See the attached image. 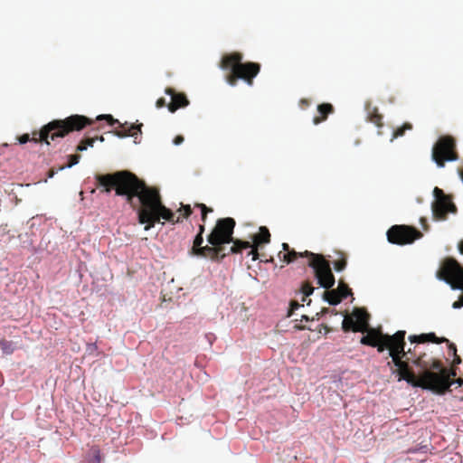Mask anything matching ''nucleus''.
<instances>
[{"label": "nucleus", "mask_w": 463, "mask_h": 463, "mask_svg": "<svg viewBox=\"0 0 463 463\" xmlns=\"http://www.w3.org/2000/svg\"><path fill=\"white\" fill-rule=\"evenodd\" d=\"M0 347L5 354H11L14 351V345L12 342L0 341Z\"/></svg>", "instance_id": "obj_19"}, {"label": "nucleus", "mask_w": 463, "mask_h": 463, "mask_svg": "<svg viewBox=\"0 0 463 463\" xmlns=\"http://www.w3.org/2000/svg\"><path fill=\"white\" fill-rule=\"evenodd\" d=\"M441 279L448 284L452 290H460L463 292V269L454 260H447L442 267ZM463 307V297L452 304L453 309Z\"/></svg>", "instance_id": "obj_4"}, {"label": "nucleus", "mask_w": 463, "mask_h": 463, "mask_svg": "<svg viewBox=\"0 0 463 463\" xmlns=\"http://www.w3.org/2000/svg\"><path fill=\"white\" fill-rule=\"evenodd\" d=\"M100 185L107 187L109 192V186L116 188V194L126 196L127 201L130 202L132 198L137 197L142 203V209L138 212L139 222L146 223V231L154 226L156 222L160 219L170 221L173 213L160 203L158 194L156 191L147 188L134 175L122 171L114 175H106L98 176Z\"/></svg>", "instance_id": "obj_1"}, {"label": "nucleus", "mask_w": 463, "mask_h": 463, "mask_svg": "<svg viewBox=\"0 0 463 463\" xmlns=\"http://www.w3.org/2000/svg\"><path fill=\"white\" fill-rule=\"evenodd\" d=\"M307 257L310 258L308 262L317 279V283L322 288H330L335 284V278L331 272L329 263L326 262L320 255L306 251L304 253Z\"/></svg>", "instance_id": "obj_5"}, {"label": "nucleus", "mask_w": 463, "mask_h": 463, "mask_svg": "<svg viewBox=\"0 0 463 463\" xmlns=\"http://www.w3.org/2000/svg\"><path fill=\"white\" fill-rule=\"evenodd\" d=\"M93 146V142L92 141H89L88 145H79L77 146V151H80V152H84L86 151L89 147H92Z\"/></svg>", "instance_id": "obj_30"}, {"label": "nucleus", "mask_w": 463, "mask_h": 463, "mask_svg": "<svg viewBox=\"0 0 463 463\" xmlns=\"http://www.w3.org/2000/svg\"><path fill=\"white\" fill-rule=\"evenodd\" d=\"M461 181H462V183H463V175H461Z\"/></svg>", "instance_id": "obj_47"}, {"label": "nucleus", "mask_w": 463, "mask_h": 463, "mask_svg": "<svg viewBox=\"0 0 463 463\" xmlns=\"http://www.w3.org/2000/svg\"><path fill=\"white\" fill-rule=\"evenodd\" d=\"M241 56L239 54H231L225 56L221 65L222 70L231 71L232 74L247 81L249 86L252 85L251 80L257 76L260 66L256 63H241Z\"/></svg>", "instance_id": "obj_3"}, {"label": "nucleus", "mask_w": 463, "mask_h": 463, "mask_svg": "<svg viewBox=\"0 0 463 463\" xmlns=\"http://www.w3.org/2000/svg\"><path fill=\"white\" fill-rule=\"evenodd\" d=\"M317 109H318V111H319V113H320V114H322V115H325V116H326V114H328V113H330V112H331V110H332V106H331L330 104H322V105H319V106L317 107Z\"/></svg>", "instance_id": "obj_24"}, {"label": "nucleus", "mask_w": 463, "mask_h": 463, "mask_svg": "<svg viewBox=\"0 0 463 463\" xmlns=\"http://www.w3.org/2000/svg\"><path fill=\"white\" fill-rule=\"evenodd\" d=\"M308 320H309V317L307 316H306V315L301 316L300 321H308Z\"/></svg>", "instance_id": "obj_43"}, {"label": "nucleus", "mask_w": 463, "mask_h": 463, "mask_svg": "<svg viewBox=\"0 0 463 463\" xmlns=\"http://www.w3.org/2000/svg\"><path fill=\"white\" fill-rule=\"evenodd\" d=\"M340 298H345L348 295H350V291L348 288L345 285H339L337 288V294Z\"/></svg>", "instance_id": "obj_23"}, {"label": "nucleus", "mask_w": 463, "mask_h": 463, "mask_svg": "<svg viewBox=\"0 0 463 463\" xmlns=\"http://www.w3.org/2000/svg\"><path fill=\"white\" fill-rule=\"evenodd\" d=\"M102 119H106L110 125H114L115 123L118 122L117 119H114L111 115L109 114H103L97 117V120Z\"/></svg>", "instance_id": "obj_25"}, {"label": "nucleus", "mask_w": 463, "mask_h": 463, "mask_svg": "<svg viewBox=\"0 0 463 463\" xmlns=\"http://www.w3.org/2000/svg\"><path fill=\"white\" fill-rule=\"evenodd\" d=\"M314 292V288L309 286V285H305L303 288H302V294L305 296V297H308L310 295H312Z\"/></svg>", "instance_id": "obj_28"}, {"label": "nucleus", "mask_w": 463, "mask_h": 463, "mask_svg": "<svg viewBox=\"0 0 463 463\" xmlns=\"http://www.w3.org/2000/svg\"><path fill=\"white\" fill-rule=\"evenodd\" d=\"M454 144L451 138L442 137L433 146L431 158L437 166L444 167V162H455L458 157L451 154Z\"/></svg>", "instance_id": "obj_9"}, {"label": "nucleus", "mask_w": 463, "mask_h": 463, "mask_svg": "<svg viewBox=\"0 0 463 463\" xmlns=\"http://www.w3.org/2000/svg\"><path fill=\"white\" fill-rule=\"evenodd\" d=\"M141 127H142V124L138 125V126H134V125H131L129 130H132V129H137L138 130V133L140 134L141 133Z\"/></svg>", "instance_id": "obj_40"}, {"label": "nucleus", "mask_w": 463, "mask_h": 463, "mask_svg": "<svg viewBox=\"0 0 463 463\" xmlns=\"http://www.w3.org/2000/svg\"><path fill=\"white\" fill-rule=\"evenodd\" d=\"M87 123V118L83 116H71L65 120H54L48 123L41 131L40 138L49 145L48 137L49 133L52 130H57L56 133L51 136V139L54 140L55 137H63L68 132L77 129H81Z\"/></svg>", "instance_id": "obj_2"}, {"label": "nucleus", "mask_w": 463, "mask_h": 463, "mask_svg": "<svg viewBox=\"0 0 463 463\" xmlns=\"http://www.w3.org/2000/svg\"><path fill=\"white\" fill-rule=\"evenodd\" d=\"M183 142H184V138H183L182 137H177L174 140V145H175V146H179V145H181Z\"/></svg>", "instance_id": "obj_38"}, {"label": "nucleus", "mask_w": 463, "mask_h": 463, "mask_svg": "<svg viewBox=\"0 0 463 463\" xmlns=\"http://www.w3.org/2000/svg\"><path fill=\"white\" fill-rule=\"evenodd\" d=\"M433 197L434 202L432 203V213L437 218L443 219L446 213H455V205L449 202L442 190L435 187L433 190Z\"/></svg>", "instance_id": "obj_11"}, {"label": "nucleus", "mask_w": 463, "mask_h": 463, "mask_svg": "<svg viewBox=\"0 0 463 463\" xmlns=\"http://www.w3.org/2000/svg\"><path fill=\"white\" fill-rule=\"evenodd\" d=\"M137 135H138V133H133V134H129V135H128V136L133 137L135 138V143H136V144H137V143H138V142L137 141Z\"/></svg>", "instance_id": "obj_42"}, {"label": "nucleus", "mask_w": 463, "mask_h": 463, "mask_svg": "<svg viewBox=\"0 0 463 463\" xmlns=\"http://www.w3.org/2000/svg\"><path fill=\"white\" fill-rule=\"evenodd\" d=\"M458 250L460 253H463V241L458 245Z\"/></svg>", "instance_id": "obj_45"}, {"label": "nucleus", "mask_w": 463, "mask_h": 463, "mask_svg": "<svg viewBox=\"0 0 463 463\" xmlns=\"http://www.w3.org/2000/svg\"><path fill=\"white\" fill-rule=\"evenodd\" d=\"M239 245H240V247L245 248V249L251 248V250L250 251L249 254L252 256V260H257L258 253H257L256 246H251L250 243L248 241L240 242Z\"/></svg>", "instance_id": "obj_20"}, {"label": "nucleus", "mask_w": 463, "mask_h": 463, "mask_svg": "<svg viewBox=\"0 0 463 463\" xmlns=\"http://www.w3.org/2000/svg\"><path fill=\"white\" fill-rule=\"evenodd\" d=\"M404 331H398L391 336L386 335L378 348L380 352H382L385 347L389 349V355L392 357L394 365L398 369H402L404 367V363L399 358L400 354H404Z\"/></svg>", "instance_id": "obj_6"}, {"label": "nucleus", "mask_w": 463, "mask_h": 463, "mask_svg": "<svg viewBox=\"0 0 463 463\" xmlns=\"http://www.w3.org/2000/svg\"><path fill=\"white\" fill-rule=\"evenodd\" d=\"M345 268V263L342 262H335V269L336 271H342Z\"/></svg>", "instance_id": "obj_34"}, {"label": "nucleus", "mask_w": 463, "mask_h": 463, "mask_svg": "<svg viewBox=\"0 0 463 463\" xmlns=\"http://www.w3.org/2000/svg\"><path fill=\"white\" fill-rule=\"evenodd\" d=\"M200 207H201V209H202V216H203V218H204V217H205L206 213H207L209 210L207 209V207H206L204 204H201V205H200Z\"/></svg>", "instance_id": "obj_39"}, {"label": "nucleus", "mask_w": 463, "mask_h": 463, "mask_svg": "<svg viewBox=\"0 0 463 463\" xmlns=\"http://www.w3.org/2000/svg\"><path fill=\"white\" fill-rule=\"evenodd\" d=\"M342 327L345 331L352 329L354 332L364 333L368 329L367 315L361 309L355 308L351 316L343 319Z\"/></svg>", "instance_id": "obj_12"}, {"label": "nucleus", "mask_w": 463, "mask_h": 463, "mask_svg": "<svg viewBox=\"0 0 463 463\" xmlns=\"http://www.w3.org/2000/svg\"><path fill=\"white\" fill-rule=\"evenodd\" d=\"M269 237H270V235H269L268 229L265 227H260V233L258 235H256L254 238V243L255 244H259V243H262V242L267 243L269 241Z\"/></svg>", "instance_id": "obj_17"}, {"label": "nucleus", "mask_w": 463, "mask_h": 463, "mask_svg": "<svg viewBox=\"0 0 463 463\" xmlns=\"http://www.w3.org/2000/svg\"><path fill=\"white\" fill-rule=\"evenodd\" d=\"M341 301V298L337 295H334L329 298H326V302L329 305L335 306Z\"/></svg>", "instance_id": "obj_26"}, {"label": "nucleus", "mask_w": 463, "mask_h": 463, "mask_svg": "<svg viewBox=\"0 0 463 463\" xmlns=\"http://www.w3.org/2000/svg\"><path fill=\"white\" fill-rule=\"evenodd\" d=\"M297 255H298V253H297L296 251H291V252H289V253H285V254H283L282 258H283V260H284V261H285L286 263H290V262L293 260L291 257H292V256H294V257H295V256H297Z\"/></svg>", "instance_id": "obj_29"}, {"label": "nucleus", "mask_w": 463, "mask_h": 463, "mask_svg": "<svg viewBox=\"0 0 463 463\" xmlns=\"http://www.w3.org/2000/svg\"><path fill=\"white\" fill-rule=\"evenodd\" d=\"M423 381L428 383V388H430V390L439 393H443L453 384L461 386L463 383L462 379L450 381L449 375L447 373V371H442L441 374H437L436 373L425 371L423 373Z\"/></svg>", "instance_id": "obj_8"}, {"label": "nucleus", "mask_w": 463, "mask_h": 463, "mask_svg": "<svg viewBox=\"0 0 463 463\" xmlns=\"http://www.w3.org/2000/svg\"><path fill=\"white\" fill-rule=\"evenodd\" d=\"M409 339L411 343H423L426 341H431L434 343L449 342V340L445 338L439 339L434 333L422 334L420 335H410Z\"/></svg>", "instance_id": "obj_15"}, {"label": "nucleus", "mask_w": 463, "mask_h": 463, "mask_svg": "<svg viewBox=\"0 0 463 463\" xmlns=\"http://www.w3.org/2000/svg\"><path fill=\"white\" fill-rule=\"evenodd\" d=\"M93 460L95 461V463H100V455L99 449L94 450Z\"/></svg>", "instance_id": "obj_32"}, {"label": "nucleus", "mask_w": 463, "mask_h": 463, "mask_svg": "<svg viewBox=\"0 0 463 463\" xmlns=\"http://www.w3.org/2000/svg\"><path fill=\"white\" fill-rule=\"evenodd\" d=\"M303 307V305H300V304H298L297 302H292L291 305H290V311L292 312V311L297 310V309H298L299 307Z\"/></svg>", "instance_id": "obj_35"}, {"label": "nucleus", "mask_w": 463, "mask_h": 463, "mask_svg": "<svg viewBox=\"0 0 463 463\" xmlns=\"http://www.w3.org/2000/svg\"><path fill=\"white\" fill-rule=\"evenodd\" d=\"M184 211H185V215L188 216L191 213L190 206L189 205L184 206Z\"/></svg>", "instance_id": "obj_41"}, {"label": "nucleus", "mask_w": 463, "mask_h": 463, "mask_svg": "<svg viewBox=\"0 0 463 463\" xmlns=\"http://www.w3.org/2000/svg\"><path fill=\"white\" fill-rule=\"evenodd\" d=\"M168 94L171 96V103L168 106L170 111L174 112L179 108L187 106L188 101L185 97L175 94L173 91H168Z\"/></svg>", "instance_id": "obj_14"}, {"label": "nucleus", "mask_w": 463, "mask_h": 463, "mask_svg": "<svg viewBox=\"0 0 463 463\" xmlns=\"http://www.w3.org/2000/svg\"><path fill=\"white\" fill-rule=\"evenodd\" d=\"M203 231V226L200 227V233L196 235L194 241V246L192 250L189 251L190 256H203V249L201 247L203 239L202 236V232Z\"/></svg>", "instance_id": "obj_16"}, {"label": "nucleus", "mask_w": 463, "mask_h": 463, "mask_svg": "<svg viewBox=\"0 0 463 463\" xmlns=\"http://www.w3.org/2000/svg\"><path fill=\"white\" fill-rule=\"evenodd\" d=\"M228 84H230L231 86H234V83L232 82V80H229Z\"/></svg>", "instance_id": "obj_46"}, {"label": "nucleus", "mask_w": 463, "mask_h": 463, "mask_svg": "<svg viewBox=\"0 0 463 463\" xmlns=\"http://www.w3.org/2000/svg\"><path fill=\"white\" fill-rule=\"evenodd\" d=\"M361 343L364 344V345H372V346H378L379 347V345H380V344L378 343V341L374 337H371L369 335L363 336L361 338Z\"/></svg>", "instance_id": "obj_22"}, {"label": "nucleus", "mask_w": 463, "mask_h": 463, "mask_svg": "<svg viewBox=\"0 0 463 463\" xmlns=\"http://www.w3.org/2000/svg\"><path fill=\"white\" fill-rule=\"evenodd\" d=\"M427 450H428V446L424 445V446L420 447L419 449H411V452L412 453H415V452H418V451L427 452Z\"/></svg>", "instance_id": "obj_36"}, {"label": "nucleus", "mask_w": 463, "mask_h": 463, "mask_svg": "<svg viewBox=\"0 0 463 463\" xmlns=\"http://www.w3.org/2000/svg\"><path fill=\"white\" fill-rule=\"evenodd\" d=\"M29 141V136L26 134V135H23L20 138H19V144L21 145H24L25 143H27Z\"/></svg>", "instance_id": "obj_33"}, {"label": "nucleus", "mask_w": 463, "mask_h": 463, "mask_svg": "<svg viewBox=\"0 0 463 463\" xmlns=\"http://www.w3.org/2000/svg\"><path fill=\"white\" fill-rule=\"evenodd\" d=\"M281 247H282L283 250H288V245L287 243H282Z\"/></svg>", "instance_id": "obj_44"}, {"label": "nucleus", "mask_w": 463, "mask_h": 463, "mask_svg": "<svg viewBox=\"0 0 463 463\" xmlns=\"http://www.w3.org/2000/svg\"><path fill=\"white\" fill-rule=\"evenodd\" d=\"M457 349L453 344H449V353L454 356V362L457 364L460 363V359L457 356Z\"/></svg>", "instance_id": "obj_27"}, {"label": "nucleus", "mask_w": 463, "mask_h": 463, "mask_svg": "<svg viewBox=\"0 0 463 463\" xmlns=\"http://www.w3.org/2000/svg\"><path fill=\"white\" fill-rule=\"evenodd\" d=\"M399 382L405 381L409 385L412 387H421L425 390H430V388H428V383L423 381V374L421 375L420 381H417L414 375L408 372L407 364L405 363L404 367L402 369H399Z\"/></svg>", "instance_id": "obj_13"}, {"label": "nucleus", "mask_w": 463, "mask_h": 463, "mask_svg": "<svg viewBox=\"0 0 463 463\" xmlns=\"http://www.w3.org/2000/svg\"><path fill=\"white\" fill-rule=\"evenodd\" d=\"M202 249H203V256H202L203 258H206L208 256H210L211 258H215L219 253V250L216 248L205 246L203 247Z\"/></svg>", "instance_id": "obj_21"}, {"label": "nucleus", "mask_w": 463, "mask_h": 463, "mask_svg": "<svg viewBox=\"0 0 463 463\" xmlns=\"http://www.w3.org/2000/svg\"><path fill=\"white\" fill-rule=\"evenodd\" d=\"M404 129H411V126H410V125H404V126H403V128L399 129V130L397 131V133L393 134V136H392V139H391V142H392L395 137H399V136H402V133H403V130H404Z\"/></svg>", "instance_id": "obj_31"}, {"label": "nucleus", "mask_w": 463, "mask_h": 463, "mask_svg": "<svg viewBox=\"0 0 463 463\" xmlns=\"http://www.w3.org/2000/svg\"><path fill=\"white\" fill-rule=\"evenodd\" d=\"M432 368L435 369V370L439 371V374H441L442 371H446L445 369H441V366H440V364L439 363H433Z\"/></svg>", "instance_id": "obj_37"}, {"label": "nucleus", "mask_w": 463, "mask_h": 463, "mask_svg": "<svg viewBox=\"0 0 463 463\" xmlns=\"http://www.w3.org/2000/svg\"><path fill=\"white\" fill-rule=\"evenodd\" d=\"M388 241L392 244H410L420 237V233L407 226H392L386 233Z\"/></svg>", "instance_id": "obj_10"}, {"label": "nucleus", "mask_w": 463, "mask_h": 463, "mask_svg": "<svg viewBox=\"0 0 463 463\" xmlns=\"http://www.w3.org/2000/svg\"><path fill=\"white\" fill-rule=\"evenodd\" d=\"M235 222L232 218L222 219L217 222L215 228L207 238V241L213 246L229 243Z\"/></svg>", "instance_id": "obj_7"}, {"label": "nucleus", "mask_w": 463, "mask_h": 463, "mask_svg": "<svg viewBox=\"0 0 463 463\" xmlns=\"http://www.w3.org/2000/svg\"><path fill=\"white\" fill-rule=\"evenodd\" d=\"M68 158L70 159L69 164L67 165L60 167L58 169V172H61V171H64L66 169H70L72 166L78 165L79 162H80V156H77V155H71V156H68Z\"/></svg>", "instance_id": "obj_18"}]
</instances>
